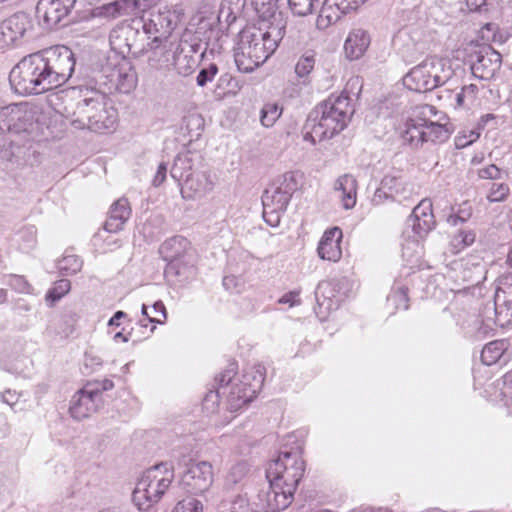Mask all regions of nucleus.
Listing matches in <instances>:
<instances>
[{
    "label": "nucleus",
    "mask_w": 512,
    "mask_h": 512,
    "mask_svg": "<svg viewBox=\"0 0 512 512\" xmlns=\"http://www.w3.org/2000/svg\"><path fill=\"white\" fill-rule=\"evenodd\" d=\"M250 472V465L245 462L241 461L236 464H234L228 471L226 475V485L228 486H235L239 483H242L243 480L247 477V475Z\"/></svg>",
    "instance_id": "58836bf2"
},
{
    "label": "nucleus",
    "mask_w": 512,
    "mask_h": 512,
    "mask_svg": "<svg viewBox=\"0 0 512 512\" xmlns=\"http://www.w3.org/2000/svg\"><path fill=\"white\" fill-rule=\"evenodd\" d=\"M171 512H203L201 501L193 497L180 500Z\"/></svg>",
    "instance_id": "c03bdc74"
},
{
    "label": "nucleus",
    "mask_w": 512,
    "mask_h": 512,
    "mask_svg": "<svg viewBox=\"0 0 512 512\" xmlns=\"http://www.w3.org/2000/svg\"><path fill=\"white\" fill-rule=\"evenodd\" d=\"M504 394L509 396L511 399V404H509V409L512 413V370L507 372L504 377Z\"/></svg>",
    "instance_id": "774afa93"
},
{
    "label": "nucleus",
    "mask_w": 512,
    "mask_h": 512,
    "mask_svg": "<svg viewBox=\"0 0 512 512\" xmlns=\"http://www.w3.org/2000/svg\"><path fill=\"white\" fill-rule=\"evenodd\" d=\"M217 72L218 68L215 64H211L208 68L202 69L196 78L197 85L204 87L208 82L214 79Z\"/></svg>",
    "instance_id": "6e6d98bb"
},
{
    "label": "nucleus",
    "mask_w": 512,
    "mask_h": 512,
    "mask_svg": "<svg viewBox=\"0 0 512 512\" xmlns=\"http://www.w3.org/2000/svg\"><path fill=\"white\" fill-rule=\"evenodd\" d=\"M293 14L306 16L312 13L315 0H287Z\"/></svg>",
    "instance_id": "de8ad7c7"
},
{
    "label": "nucleus",
    "mask_w": 512,
    "mask_h": 512,
    "mask_svg": "<svg viewBox=\"0 0 512 512\" xmlns=\"http://www.w3.org/2000/svg\"><path fill=\"white\" fill-rule=\"evenodd\" d=\"M237 13L230 4H222L218 13V22L222 30L228 31L236 21Z\"/></svg>",
    "instance_id": "79ce46f5"
},
{
    "label": "nucleus",
    "mask_w": 512,
    "mask_h": 512,
    "mask_svg": "<svg viewBox=\"0 0 512 512\" xmlns=\"http://www.w3.org/2000/svg\"><path fill=\"white\" fill-rule=\"evenodd\" d=\"M436 108L429 104L418 105L413 108L411 116L401 128L400 134L405 143L412 147H419L424 143V126L429 117L436 116Z\"/></svg>",
    "instance_id": "ddd939ff"
},
{
    "label": "nucleus",
    "mask_w": 512,
    "mask_h": 512,
    "mask_svg": "<svg viewBox=\"0 0 512 512\" xmlns=\"http://www.w3.org/2000/svg\"><path fill=\"white\" fill-rule=\"evenodd\" d=\"M174 480V468L161 463L146 470L133 491V502L139 510H147L158 503Z\"/></svg>",
    "instance_id": "39448f33"
},
{
    "label": "nucleus",
    "mask_w": 512,
    "mask_h": 512,
    "mask_svg": "<svg viewBox=\"0 0 512 512\" xmlns=\"http://www.w3.org/2000/svg\"><path fill=\"white\" fill-rule=\"evenodd\" d=\"M92 386H86L78 390L70 400L69 412L73 419L81 421L94 414L101 405V401L95 396L96 390Z\"/></svg>",
    "instance_id": "f3484780"
},
{
    "label": "nucleus",
    "mask_w": 512,
    "mask_h": 512,
    "mask_svg": "<svg viewBox=\"0 0 512 512\" xmlns=\"http://www.w3.org/2000/svg\"><path fill=\"white\" fill-rule=\"evenodd\" d=\"M315 58L313 54L303 55L295 66V72L299 77L307 76L314 68Z\"/></svg>",
    "instance_id": "09e8293b"
},
{
    "label": "nucleus",
    "mask_w": 512,
    "mask_h": 512,
    "mask_svg": "<svg viewBox=\"0 0 512 512\" xmlns=\"http://www.w3.org/2000/svg\"><path fill=\"white\" fill-rule=\"evenodd\" d=\"M27 18L23 14H15L0 24V48L13 45L20 39L27 27Z\"/></svg>",
    "instance_id": "aec40b11"
},
{
    "label": "nucleus",
    "mask_w": 512,
    "mask_h": 512,
    "mask_svg": "<svg viewBox=\"0 0 512 512\" xmlns=\"http://www.w3.org/2000/svg\"><path fill=\"white\" fill-rule=\"evenodd\" d=\"M162 258L168 262L166 274L189 278L194 273V257L191 244L183 236L166 240L159 249Z\"/></svg>",
    "instance_id": "0eeeda50"
},
{
    "label": "nucleus",
    "mask_w": 512,
    "mask_h": 512,
    "mask_svg": "<svg viewBox=\"0 0 512 512\" xmlns=\"http://www.w3.org/2000/svg\"><path fill=\"white\" fill-rule=\"evenodd\" d=\"M285 0H253V5L257 15H263L275 19L279 15L283 20H286L285 15L279 10Z\"/></svg>",
    "instance_id": "f704fd0d"
},
{
    "label": "nucleus",
    "mask_w": 512,
    "mask_h": 512,
    "mask_svg": "<svg viewBox=\"0 0 512 512\" xmlns=\"http://www.w3.org/2000/svg\"><path fill=\"white\" fill-rule=\"evenodd\" d=\"M387 302L394 305L396 309H408V295L405 287H399L393 291L388 297Z\"/></svg>",
    "instance_id": "a18cd8bd"
},
{
    "label": "nucleus",
    "mask_w": 512,
    "mask_h": 512,
    "mask_svg": "<svg viewBox=\"0 0 512 512\" xmlns=\"http://www.w3.org/2000/svg\"><path fill=\"white\" fill-rule=\"evenodd\" d=\"M342 239V231L338 227H333L324 232L318 248V256L322 260L337 262L342 255L340 242Z\"/></svg>",
    "instance_id": "4be33fe9"
},
{
    "label": "nucleus",
    "mask_w": 512,
    "mask_h": 512,
    "mask_svg": "<svg viewBox=\"0 0 512 512\" xmlns=\"http://www.w3.org/2000/svg\"><path fill=\"white\" fill-rule=\"evenodd\" d=\"M352 99L347 89L339 95H331L314 109L311 119L314 123L306 126L304 140L312 144L331 139L343 131L354 113Z\"/></svg>",
    "instance_id": "20e7f679"
},
{
    "label": "nucleus",
    "mask_w": 512,
    "mask_h": 512,
    "mask_svg": "<svg viewBox=\"0 0 512 512\" xmlns=\"http://www.w3.org/2000/svg\"><path fill=\"white\" fill-rule=\"evenodd\" d=\"M130 215L131 208L128 200L125 198L118 199L111 206L109 216L104 224L105 230L111 233L119 232L123 229Z\"/></svg>",
    "instance_id": "a878e982"
},
{
    "label": "nucleus",
    "mask_w": 512,
    "mask_h": 512,
    "mask_svg": "<svg viewBox=\"0 0 512 512\" xmlns=\"http://www.w3.org/2000/svg\"><path fill=\"white\" fill-rule=\"evenodd\" d=\"M371 42L369 33L362 29H353L349 34L344 44L346 56L351 60L361 58L368 49Z\"/></svg>",
    "instance_id": "b1692460"
},
{
    "label": "nucleus",
    "mask_w": 512,
    "mask_h": 512,
    "mask_svg": "<svg viewBox=\"0 0 512 512\" xmlns=\"http://www.w3.org/2000/svg\"><path fill=\"white\" fill-rule=\"evenodd\" d=\"M407 225L414 233L415 239L403 245V255H406L410 245L421 249L420 239H423L435 227V219L432 212V203L429 199H423L412 211L407 220Z\"/></svg>",
    "instance_id": "4468645a"
},
{
    "label": "nucleus",
    "mask_w": 512,
    "mask_h": 512,
    "mask_svg": "<svg viewBox=\"0 0 512 512\" xmlns=\"http://www.w3.org/2000/svg\"><path fill=\"white\" fill-rule=\"evenodd\" d=\"M80 99L65 106V117L77 130L88 129L103 133L115 128L117 110L110 105L109 98L97 90L81 91Z\"/></svg>",
    "instance_id": "7ed1b4c3"
},
{
    "label": "nucleus",
    "mask_w": 512,
    "mask_h": 512,
    "mask_svg": "<svg viewBox=\"0 0 512 512\" xmlns=\"http://www.w3.org/2000/svg\"><path fill=\"white\" fill-rule=\"evenodd\" d=\"M424 143L425 142H445L451 135V130L445 123H440V119L437 121L429 120L426 121L424 126Z\"/></svg>",
    "instance_id": "2f4dec72"
},
{
    "label": "nucleus",
    "mask_w": 512,
    "mask_h": 512,
    "mask_svg": "<svg viewBox=\"0 0 512 512\" xmlns=\"http://www.w3.org/2000/svg\"><path fill=\"white\" fill-rule=\"evenodd\" d=\"M167 174V165L165 163H160L157 169V172L153 178L152 184L155 187L160 186L166 179Z\"/></svg>",
    "instance_id": "338daca9"
},
{
    "label": "nucleus",
    "mask_w": 512,
    "mask_h": 512,
    "mask_svg": "<svg viewBox=\"0 0 512 512\" xmlns=\"http://www.w3.org/2000/svg\"><path fill=\"white\" fill-rule=\"evenodd\" d=\"M282 107L275 102L265 103L260 112V122L264 127H272L282 114Z\"/></svg>",
    "instance_id": "4c0bfd02"
},
{
    "label": "nucleus",
    "mask_w": 512,
    "mask_h": 512,
    "mask_svg": "<svg viewBox=\"0 0 512 512\" xmlns=\"http://www.w3.org/2000/svg\"><path fill=\"white\" fill-rule=\"evenodd\" d=\"M279 303L281 304H289L290 307L295 305H299L301 300L299 298V291H290L284 294L280 299Z\"/></svg>",
    "instance_id": "69168bd1"
},
{
    "label": "nucleus",
    "mask_w": 512,
    "mask_h": 512,
    "mask_svg": "<svg viewBox=\"0 0 512 512\" xmlns=\"http://www.w3.org/2000/svg\"><path fill=\"white\" fill-rule=\"evenodd\" d=\"M74 68L72 51L54 46L24 57L11 70L9 81L18 94H41L65 84Z\"/></svg>",
    "instance_id": "f257e3e1"
},
{
    "label": "nucleus",
    "mask_w": 512,
    "mask_h": 512,
    "mask_svg": "<svg viewBox=\"0 0 512 512\" xmlns=\"http://www.w3.org/2000/svg\"><path fill=\"white\" fill-rule=\"evenodd\" d=\"M334 191L346 210L352 209L357 200V181L351 174L339 176L334 182Z\"/></svg>",
    "instance_id": "5701e85b"
},
{
    "label": "nucleus",
    "mask_w": 512,
    "mask_h": 512,
    "mask_svg": "<svg viewBox=\"0 0 512 512\" xmlns=\"http://www.w3.org/2000/svg\"><path fill=\"white\" fill-rule=\"evenodd\" d=\"M178 466L184 471L180 477L183 488L192 494H202L210 489L214 482L213 466L207 461H194L189 456H182Z\"/></svg>",
    "instance_id": "9b49d317"
},
{
    "label": "nucleus",
    "mask_w": 512,
    "mask_h": 512,
    "mask_svg": "<svg viewBox=\"0 0 512 512\" xmlns=\"http://www.w3.org/2000/svg\"><path fill=\"white\" fill-rule=\"evenodd\" d=\"M480 134L474 130L463 131L459 133L455 138V146L458 149L465 148L474 143Z\"/></svg>",
    "instance_id": "3c124183"
},
{
    "label": "nucleus",
    "mask_w": 512,
    "mask_h": 512,
    "mask_svg": "<svg viewBox=\"0 0 512 512\" xmlns=\"http://www.w3.org/2000/svg\"><path fill=\"white\" fill-rule=\"evenodd\" d=\"M502 57L491 46H483L474 53L471 60V71L474 77L481 80L492 79L499 71Z\"/></svg>",
    "instance_id": "dca6fc26"
},
{
    "label": "nucleus",
    "mask_w": 512,
    "mask_h": 512,
    "mask_svg": "<svg viewBox=\"0 0 512 512\" xmlns=\"http://www.w3.org/2000/svg\"><path fill=\"white\" fill-rule=\"evenodd\" d=\"M345 14H348V12H344L336 3V0H325L317 17L316 26L322 30L326 29L339 21L342 15Z\"/></svg>",
    "instance_id": "c756f323"
},
{
    "label": "nucleus",
    "mask_w": 512,
    "mask_h": 512,
    "mask_svg": "<svg viewBox=\"0 0 512 512\" xmlns=\"http://www.w3.org/2000/svg\"><path fill=\"white\" fill-rule=\"evenodd\" d=\"M75 3L76 0H39L36 13L47 27H53L70 13Z\"/></svg>",
    "instance_id": "a211bd4d"
},
{
    "label": "nucleus",
    "mask_w": 512,
    "mask_h": 512,
    "mask_svg": "<svg viewBox=\"0 0 512 512\" xmlns=\"http://www.w3.org/2000/svg\"><path fill=\"white\" fill-rule=\"evenodd\" d=\"M453 70L444 59L430 57L413 67L404 77V85L416 92L431 91L445 84Z\"/></svg>",
    "instance_id": "423d86ee"
},
{
    "label": "nucleus",
    "mask_w": 512,
    "mask_h": 512,
    "mask_svg": "<svg viewBox=\"0 0 512 512\" xmlns=\"http://www.w3.org/2000/svg\"><path fill=\"white\" fill-rule=\"evenodd\" d=\"M83 262L76 255H64L57 264L58 269L67 274L72 275L79 272L82 268Z\"/></svg>",
    "instance_id": "a19ab883"
},
{
    "label": "nucleus",
    "mask_w": 512,
    "mask_h": 512,
    "mask_svg": "<svg viewBox=\"0 0 512 512\" xmlns=\"http://www.w3.org/2000/svg\"><path fill=\"white\" fill-rule=\"evenodd\" d=\"M134 0H119L110 2L93 9V16L99 18H105L108 20L116 19L118 17L126 15L127 9Z\"/></svg>",
    "instance_id": "7c9ffc66"
},
{
    "label": "nucleus",
    "mask_w": 512,
    "mask_h": 512,
    "mask_svg": "<svg viewBox=\"0 0 512 512\" xmlns=\"http://www.w3.org/2000/svg\"><path fill=\"white\" fill-rule=\"evenodd\" d=\"M172 29V22L164 13L153 15V18L143 25V30L146 34L149 36L154 35L152 43L155 44V47H158L169 37Z\"/></svg>",
    "instance_id": "393cba45"
},
{
    "label": "nucleus",
    "mask_w": 512,
    "mask_h": 512,
    "mask_svg": "<svg viewBox=\"0 0 512 512\" xmlns=\"http://www.w3.org/2000/svg\"><path fill=\"white\" fill-rule=\"evenodd\" d=\"M86 386H92L91 389L96 390L95 396L102 402V393L113 389L114 383L110 379H104L101 381H91L85 384Z\"/></svg>",
    "instance_id": "052dcab7"
},
{
    "label": "nucleus",
    "mask_w": 512,
    "mask_h": 512,
    "mask_svg": "<svg viewBox=\"0 0 512 512\" xmlns=\"http://www.w3.org/2000/svg\"><path fill=\"white\" fill-rule=\"evenodd\" d=\"M455 265L457 266V268H461L463 269V272H464V275H463V280L464 281H467V282H478L479 281V277H475L474 274L477 273V274H480L482 272V267L480 265V263H473V267H474V271H471L467 268V265H468V262L464 261V260H461L460 262H456Z\"/></svg>",
    "instance_id": "864d4df0"
},
{
    "label": "nucleus",
    "mask_w": 512,
    "mask_h": 512,
    "mask_svg": "<svg viewBox=\"0 0 512 512\" xmlns=\"http://www.w3.org/2000/svg\"><path fill=\"white\" fill-rule=\"evenodd\" d=\"M230 512H257L244 495L236 496L231 502Z\"/></svg>",
    "instance_id": "5fc2aeb1"
},
{
    "label": "nucleus",
    "mask_w": 512,
    "mask_h": 512,
    "mask_svg": "<svg viewBox=\"0 0 512 512\" xmlns=\"http://www.w3.org/2000/svg\"><path fill=\"white\" fill-rule=\"evenodd\" d=\"M71 289V283L67 279H61L57 281L54 286L49 290L47 294V300H51L52 303L59 301L64 295H66Z\"/></svg>",
    "instance_id": "37998d69"
},
{
    "label": "nucleus",
    "mask_w": 512,
    "mask_h": 512,
    "mask_svg": "<svg viewBox=\"0 0 512 512\" xmlns=\"http://www.w3.org/2000/svg\"><path fill=\"white\" fill-rule=\"evenodd\" d=\"M236 374L234 365H230L228 369L222 372L217 378L219 388L217 391H210L206 394L203 402L204 409L214 411V406L218 403L219 396L226 394L227 390L231 387L230 384Z\"/></svg>",
    "instance_id": "c85d7f7f"
},
{
    "label": "nucleus",
    "mask_w": 512,
    "mask_h": 512,
    "mask_svg": "<svg viewBox=\"0 0 512 512\" xmlns=\"http://www.w3.org/2000/svg\"><path fill=\"white\" fill-rule=\"evenodd\" d=\"M196 50L194 46L187 43L180 45L174 55L173 65L182 76L190 75L198 65L197 58L195 56Z\"/></svg>",
    "instance_id": "cd10ccee"
},
{
    "label": "nucleus",
    "mask_w": 512,
    "mask_h": 512,
    "mask_svg": "<svg viewBox=\"0 0 512 512\" xmlns=\"http://www.w3.org/2000/svg\"><path fill=\"white\" fill-rule=\"evenodd\" d=\"M266 369L263 365L257 364L250 367L243 374V386L248 388L243 389V398L246 400H253L262 389L265 380Z\"/></svg>",
    "instance_id": "bb28decb"
},
{
    "label": "nucleus",
    "mask_w": 512,
    "mask_h": 512,
    "mask_svg": "<svg viewBox=\"0 0 512 512\" xmlns=\"http://www.w3.org/2000/svg\"><path fill=\"white\" fill-rule=\"evenodd\" d=\"M284 211L263 207V219L268 225L277 227L280 224L281 213Z\"/></svg>",
    "instance_id": "680f3d73"
},
{
    "label": "nucleus",
    "mask_w": 512,
    "mask_h": 512,
    "mask_svg": "<svg viewBox=\"0 0 512 512\" xmlns=\"http://www.w3.org/2000/svg\"><path fill=\"white\" fill-rule=\"evenodd\" d=\"M478 176L481 179H489L491 181H499L504 178L508 179V172L501 170L494 164H491L489 166L479 169Z\"/></svg>",
    "instance_id": "49530a36"
},
{
    "label": "nucleus",
    "mask_w": 512,
    "mask_h": 512,
    "mask_svg": "<svg viewBox=\"0 0 512 512\" xmlns=\"http://www.w3.org/2000/svg\"><path fill=\"white\" fill-rule=\"evenodd\" d=\"M512 323V274L503 276L498 281L494 296V306L485 312L483 326L479 333L486 335L494 326L505 327Z\"/></svg>",
    "instance_id": "1a4fd4ad"
},
{
    "label": "nucleus",
    "mask_w": 512,
    "mask_h": 512,
    "mask_svg": "<svg viewBox=\"0 0 512 512\" xmlns=\"http://www.w3.org/2000/svg\"><path fill=\"white\" fill-rule=\"evenodd\" d=\"M485 189L486 198L491 203L504 202L510 195V186L505 178L488 182Z\"/></svg>",
    "instance_id": "72a5a7b5"
},
{
    "label": "nucleus",
    "mask_w": 512,
    "mask_h": 512,
    "mask_svg": "<svg viewBox=\"0 0 512 512\" xmlns=\"http://www.w3.org/2000/svg\"><path fill=\"white\" fill-rule=\"evenodd\" d=\"M401 179L395 177V176H392V175H387L385 176L382 181H381V185L384 189H387L389 190L391 193H399L400 192V186H401Z\"/></svg>",
    "instance_id": "0e129e2a"
},
{
    "label": "nucleus",
    "mask_w": 512,
    "mask_h": 512,
    "mask_svg": "<svg viewBox=\"0 0 512 512\" xmlns=\"http://www.w3.org/2000/svg\"><path fill=\"white\" fill-rule=\"evenodd\" d=\"M2 402L7 404L14 412H17V406L20 402V394L15 390L7 389L1 394ZM23 407H20L19 410H23Z\"/></svg>",
    "instance_id": "13d9d810"
},
{
    "label": "nucleus",
    "mask_w": 512,
    "mask_h": 512,
    "mask_svg": "<svg viewBox=\"0 0 512 512\" xmlns=\"http://www.w3.org/2000/svg\"><path fill=\"white\" fill-rule=\"evenodd\" d=\"M479 87L469 84L462 87L461 92L456 96L458 107L471 108L478 104Z\"/></svg>",
    "instance_id": "e433bc0d"
},
{
    "label": "nucleus",
    "mask_w": 512,
    "mask_h": 512,
    "mask_svg": "<svg viewBox=\"0 0 512 512\" xmlns=\"http://www.w3.org/2000/svg\"><path fill=\"white\" fill-rule=\"evenodd\" d=\"M475 241V233L471 230H460L451 239L454 253H458Z\"/></svg>",
    "instance_id": "ea45409f"
},
{
    "label": "nucleus",
    "mask_w": 512,
    "mask_h": 512,
    "mask_svg": "<svg viewBox=\"0 0 512 512\" xmlns=\"http://www.w3.org/2000/svg\"><path fill=\"white\" fill-rule=\"evenodd\" d=\"M37 121L36 107L28 103L14 104L0 110L1 131L29 132Z\"/></svg>",
    "instance_id": "f8f14e48"
},
{
    "label": "nucleus",
    "mask_w": 512,
    "mask_h": 512,
    "mask_svg": "<svg viewBox=\"0 0 512 512\" xmlns=\"http://www.w3.org/2000/svg\"><path fill=\"white\" fill-rule=\"evenodd\" d=\"M305 463L300 448L281 451L266 470L268 480L277 481L289 488L297 489L304 474Z\"/></svg>",
    "instance_id": "6e6552de"
},
{
    "label": "nucleus",
    "mask_w": 512,
    "mask_h": 512,
    "mask_svg": "<svg viewBox=\"0 0 512 512\" xmlns=\"http://www.w3.org/2000/svg\"><path fill=\"white\" fill-rule=\"evenodd\" d=\"M22 240L21 249L29 251L35 247L36 244V229L34 227H28L23 229L20 234Z\"/></svg>",
    "instance_id": "8fccbe9b"
},
{
    "label": "nucleus",
    "mask_w": 512,
    "mask_h": 512,
    "mask_svg": "<svg viewBox=\"0 0 512 512\" xmlns=\"http://www.w3.org/2000/svg\"><path fill=\"white\" fill-rule=\"evenodd\" d=\"M185 168H190L189 160L187 158L177 157L170 171L171 177L180 181L184 177L183 170Z\"/></svg>",
    "instance_id": "4d7b16f0"
},
{
    "label": "nucleus",
    "mask_w": 512,
    "mask_h": 512,
    "mask_svg": "<svg viewBox=\"0 0 512 512\" xmlns=\"http://www.w3.org/2000/svg\"><path fill=\"white\" fill-rule=\"evenodd\" d=\"M508 348V343L505 340H495L482 349L481 360L483 364L491 366L497 363L503 356Z\"/></svg>",
    "instance_id": "473e14b6"
},
{
    "label": "nucleus",
    "mask_w": 512,
    "mask_h": 512,
    "mask_svg": "<svg viewBox=\"0 0 512 512\" xmlns=\"http://www.w3.org/2000/svg\"><path fill=\"white\" fill-rule=\"evenodd\" d=\"M258 22L243 28L235 49V63L239 71L252 72L276 50L285 34L286 20L258 15Z\"/></svg>",
    "instance_id": "f03ea898"
},
{
    "label": "nucleus",
    "mask_w": 512,
    "mask_h": 512,
    "mask_svg": "<svg viewBox=\"0 0 512 512\" xmlns=\"http://www.w3.org/2000/svg\"><path fill=\"white\" fill-rule=\"evenodd\" d=\"M215 183L207 172H192L186 176L181 188V195L187 200L205 197L214 189Z\"/></svg>",
    "instance_id": "6ab92c4d"
},
{
    "label": "nucleus",
    "mask_w": 512,
    "mask_h": 512,
    "mask_svg": "<svg viewBox=\"0 0 512 512\" xmlns=\"http://www.w3.org/2000/svg\"><path fill=\"white\" fill-rule=\"evenodd\" d=\"M123 29H114L109 36L110 45L113 50L124 53V48L129 45L126 43V38H123Z\"/></svg>",
    "instance_id": "603ef678"
},
{
    "label": "nucleus",
    "mask_w": 512,
    "mask_h": 512,
    "mask_svg": "<svg viewBox=\"0 0 512 512\" xmlns=\"http://www.w3.org/2000/svg\"><path fill=\"white\" fill-rule=\"evenodd\" d=\"M9 285L19 293H30L32 290L28 281L20 275L10 276Z\"/></svg>",
    "instance_id": "bf43d9fd"
},
{
    "label": "nucleus",
    "mask_w": 512,
    "mask_h": 512,
    "mask_svg": "<svg viewBox=\"0 0 512 512\" xmlns=\"http://www.w3.org/2000/svg\"><path fill=\"white\" fill-rule=\"evenodd\" d=\"M248 386H243V382L240 384H232L224 394L227 397V405L230 411H237L252 400H246L243 396V389Z\"/></svg>",
    "instance_id": "c9c22d12"
},
{
    "label": "nucleus",
    "mask_w": 512,
    "mask_h": 512,
    "mask_svg": "<svg viewBox=\"0 0 512 512\" xmlns=\"http://www.w3.org/2000/svg\"><path fill=\"white\" fill-rule=\"evenodd\" d=\"M293 180V176L285 175L284 182ZM291 190L289 184L283 183L282 185L272 184L264 191L262 195L263 207L286 210L287 205L291 198Z\"/></svg>",
    "instance_id": "412c9836"
},
{
    "label": "nucleus",
    "mask_w": 512,
    "mask_h": 512,
    "mask_svg": "<svg viewBox=\"0 0 512 512\" xmlns=\"http://www.w3.org/2000/svg\"><path fill=\"white\" fill-rule=\"evenodd\" d=\"M101 83L107 86L109 91L115 90L121 93H129L137 83V75L131 62L118 53L108 56L106 63L101 67Z\"/></svg>",
    "instance_id": "9d476101"
},
{
    "label": "nucleus",
    "mask_w": 512,
    "mask_h": 512,
    "mask_svg": "<svg viewBox=\"0 0 512 512\" xmlns=\"http://www.w3.org/2000/svg\"><path fill=\"white\" fill-rule=\"evenodd\" d=\"M153 313L155 314V317H148L149 322L163 324L166 321L167 313L162 301H156L153 304Z\"/></svg>",
    "instance_id": "e2e57ef3"
},
{
    "label": "nucleus",
    "mask_w": 512,
    "mask_h": 512,
    "mask_svg": "<svg viewBox=\"0 0 512 512\" xmlns=\"http://www.w3.org/2000/svg\"><path fill=\"white\" fill-rule=\"evenodd\" d=\"M268 481V490L258 495L261 509L263 512H279L286 509L292 503L296 490L277 481Z\"/></svg>",
    "instance_id": "2eb2a0df"
}]
</instances>
